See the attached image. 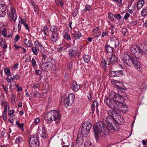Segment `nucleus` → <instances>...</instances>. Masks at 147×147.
I'll return each mask as SVG.
<instances>
[{
    "label": "nucleus",
    "instance_id": "2f4dec72",
    "mask_svg": "<svg viewBox=\"0 0 147 147\" xmlns=\"http://www.w3.org/2000/svg\"><path fill=\"white\" fill-rule=\"evenodd\" d=\"M40 87L39 84L37 83H35L34 84L32 87V91H34V90H37V89H38V88Z\"/></svg>",
    "mask_w": 147,
    "mask_h": 147
},
{
    "label": "nucleus",
    "instance_id": "a18cd8bd",
    "mask_svg": "<svg viewBox=\"0 0 147 147\" xmlns=\"http://www.w3.org/2000/svg\"><path fill=\"white\" fill-rule=\"evenodd\" d=\"M114 42L115 43V48L118 47L119 44V41L118 39H115L114 40Z\"/></svg>",
    "mask_w": 147,
    "mask_h": 147
},
{
    "label": "nucleus",
    "instance_id": "72a5a7b5",
    "mask_svg": "<svg viewBox=\"0 0 147 147\" xmlns=\"http://www.w3.org/2000/svg\"><path fill=\"white\" fill-rule=\"evenodd\" d=\"M8 108V110H9V107L8 105H4V110L2 115H7V108Z\"/></svg>",
    "mask_w": 147,
    "mask_h": 147
},
{
    "label": "nucleus",
    "instance_id": "4d7b16f0",
    "mask_svg": "<svg viewBox=\"0 0 147 147\" xmlns=\"http://www.w3.org/2000/svg\"><path fill=\"white\" fill-rule=\"evenodd\" d=\"M20 37L17 34L16 35L15 38L14 39V40L16 42H17L20 39Z\"/></svg>",
    "mask_w": 147,
    "mask_h": 147
},
{
    "label": "nucleus",
    "instance_id": "4468645a",
    "mask_svg": "<svg viewBox=\"0 0 147 147\" xmlns=\"http://www.w3.org/2000/svg\"><path fill=\"white\" fill-rule=\"evenodd\" d=\"M132 57H133L130 56L127 53H125L123 56V59L127 65H130V61H131Z\"/></svg>",
    "mask_w": 147,
    "mask_h": 147
},
{
    "label": "nucleus",
    "instance_id": "c85d7f7f",
    "mask_svg": "<svg viewBox=\"0 0 147 147\" xmlns=\"http://www.w3.org/2000/svg\"><path fill=\"white\" fill-rule=\"evenodd\" d=\"M141 16L145 17L147 15V6L143 8L141 12Z\"/></svg>",
    "mask_w": 147,
    "mask_h": 147
},
{
    "label": "nucleus",
    "instance_id": "7ed1b4c3",
    "mask_svg": "<svg viewBox=\"0 0 147 147\" xmlns=\"http://www.w3.org/2000/svg\"><path fill=\"white\" fill-rule=\"evenodd\" d=\"M60 113L59 111L51 110L47 113L45 117V119L48 123H51L53 121H55L56 123H58L61 118Z\"/></svg>",
    "mask_w": 147,
    "mask_h": 147
},
{
    "label": "nucleus",
    "instance_id": "3c124183",
    "mask_svg": "<svg viewBox=\"0 0 147 147\" xmlns=\"http://www.w3.org/2000/svg\"><path fill=\"white\" fill-rule=\"evenodd\" d=\"M78 13V11L77 9H75L73 10L72 13V15L74 17Z\"/></svg>",
    "mask_w": 147,
    "mask_h": 147
},
{
    "label": "nucleus",
    "instance_id": "603ef678",
    "mask_svg": "<svg viewBox=\"0 0 147 147\" xmlns=\"http://www.w3.org/2000/svg\"><path fill=\"white\" fill-rule=\"evenodd\" d=\"M13 79H14V78H13V77H12L8 76L6 78V80L7 82L9 83L11 82V81L13 80Z\"/></svg>",
    "mask_w": 147,
    "mask_h": 147
},
{
    "label": "nucleus",
    "instance_id": "5fc2aeb1",
    "mask_svg": "<svg viewBox=\"0 0 147 147\" xmlns=\"http://www.w3.org/2000/svg\"><path fill=\"white\" fill-rule=\"evenodd\" d=\"M130 16V15L128 13H125L124 16V18L125 20H127Z\"/></svg>",
    "mask_w": 147,
    "mask_h": 147
},
{
    "label": "nucleus",
    "instance_id": "393cba45",
    "mask_svg": "<svg viewBox=\"0 0 147 147\" xmlns=\"http://www.w3.org/2000/svg\"><path fill=\"white\" fill-rule=\"evenodd\" d=\"M57 33L55 32L52 33V35L51 36V40L53 42H55L57 40Z\"/></svg>",
    "mask_w": 147,
    "mask_h": 147
},
{
    "label": "nucleus",
    "instance_id": "1a4fd4ad",
    "mask_svg": "<svg viewBox=\"0 0 147 147\" xmlns=\"http://www.w3.org/2000/svg\"><path fill=\"white\" fill-rule=\"evenodd\" d=\"M7 15L9 19L11 22H13V20L15 22L17 16L16 11L15 8L13 7L10 8L9 10L7 11Z\"/></svg>",
    "mask_w": 147,
    "mask_h": 147
},
{
    "label": "nucleus",
    "instance_id": "cd10ccee",
    "mask_svg": "<svg viewBox=\"0 0 147 147\" xmlns=\"http://www.w3.org/2000/svg\"><path fill=\"white\" fill-rule=\"evenodd\" d=\"M83 58L84 61L86 63H88L90 61L91 57L88 55H83Z\"/></svg>",
    "mask_w": 147,
    "mask_h": 147
},
{
    "label": "nucleus",
    "instance_id": "de8ad7c7",
    "mask_svg": "<svg viewBox=\"0 0 147 147\" xmlns=\"http://www.w3.org/2000/svg\"><path fill=\"white\" fill-rule=\"evenodd\" d=\"M85 9L86 11H90L92 10V8L89 5L86 4Z\"/></svg>",
    "mask_w": 147,
    "mask_h": 147
},
{
    "label": "nucleus",
    "instance_id": "a878e982",
    "mask_svg": "<svg viewBox=\"0 0 147 147\" xmlns=\"http://www.w3.org/2000/svg\"><path fill=\"white\" fill-rule=\"evenodd\" d=\"M24 43L25 45L29 47H31L33 45L31 41L28 40L27 38H26L24 40Z\"/></svg>",
    "mask_w": 147,
    "mask_h": 147
},
{
    "label": "nucleus",
    "instance_id": "0eeeda50",
    "mask_svg": "<svg viewBox=\"0 0 147 147\" xmlns=\"http://www.w3.org/2000/svg\"><path fill=\"white\" fill-rule=\"evenodd\" d=\"M75 95L73 93L69 94L67 97L64 98L63 103L66 107H68L71 105L75 99Z\"/></svg>",
    "mask_w": 147,
    "mask_h": 147
},
{
    "label": "nucleus",
    "instance_id": "8fccbe9b",
    "mask_svg": "<svg viewBox=\"0 0 147 147\" xmlns=\"http://www.w3.org/2000/svg\"><path fill=\"white\" fill-rule=\"evenodd\" d=\"M14 112L15 111L14 110H11L9 112L8 114L10 117H13L14 115Z\"/></svg>",
    "mask_w": 147,
    "mask_h": 147
},
{
    "label": "nucleus",
    "instance_id": "2eb2a0df",
    "mask_svg": "<svg viewBox=\"0 0 147 147\" xmlns=\"http://www.w3.org/2000/svg\"><path fill=\"white\" fill-rule=\"evenodd\" d=\"M6 5L5 4H0V16L4 17L6 14Z\"/></svg>",
    "mask_w": 147,
    "mask_h": 147
},
{
    "label": "nucleus",
    "instance_id": "f3484780",
    "mask_svg": "<svg viewBox=\"0 0 147 147\" xmlns=\"http://www.w3.org/2000/svg\"><path fill=\"white\" fill-rule=\"evenodd\" d=\"M140 46L142 48L143 53H144L145 54L147 55V42L144 41H142L141 44Z\"/></svg>",
    "mask_w": 147,
    "mask_h": 147
},
{
    "label": "nucleus",
    "instance_id": "4c0bfd02",
    "mask_svg": "<svg viewBox=\"0 0 147 147\" xmlns=\"http://www.w3.org/2000/svg\"><path fill=\"white\" fill-rule=\"evenodd\" d=\"M4 72L5 74L8 76H11L10 75L11 72L10 70L8 68H6L4 69Z\"/></svg>",
    "mask_w": 147,
    "mask_h": 147
},
{
    "label": "nucleus",
    "instance_id": "c03bdc74",
    "mask_svg": "<svg viewBox=\"0 0 147 147\" xmlns=\"http://www.w3.org/2000/svg\"><path fill=\"white\" fill-rule=\"evenodd\" d=\"M113 16L117 20H120L121 18V16L119 14H115L113 15Z\"/></svg>",
    "mask_w": 147,
    "mask_h": 147
},
{
    "label": "nucleus",
    "instance_id": "f704fd0d",
    "mask_svg": "<svg viewBox=\"0 0 147 147\" xmlns=\"http://www.w3.org/2000/svg\"><path fill=\"white\" fill-rule=\"evenodd\" d=\"M14 46L16 49H20L21 50H23V51L21 53H25L26 52V50L24 48L20 46H17L16 45H14Z\"/></svg>",
    "mask_w": 147,
    "mask_h": 147
},
{
    "label": "nucleus",
    "instance_id": "79ce46f5",
    "mask_svg": "<svg viewBox=\"0 0 147 147\" xmlns=\"http://www.w3.org/2000/svg\"><path fill=\"white\" fill-rule=\"evenodd\" d=\"M43 30L44 32V35L45 36H44V37H45V38H46V36L47 35V32L48 31L47 27V26L44 27L43 29Z\"/></svg>",
    "mask_w": 147,
    "mask_h": 147
},
{
    "label": "nucleus",
    "instance_id": "774afa93",
    "mask_svg": "<svg viewBox=\"0 0 147 147\" xmlns=\"http://www.w3.org/2000/svg\"><path fill=\"white\" fill-rule=\"evenodd\" d=\"M40 121V119L39 118H37L35 119L34 122L35 124L36 125L37 123L39 122Z\"/></svg>",
    "mask_w": 147,
    "mask_h": 147
},
{
    "label": "nucleus",
    "instance_id": "b1692460",
    "mask_svg": "<svg viewBox=\"0 0 147 147\" xmlns=\"http://www.w3.org/2000/svg\"><path fill=\"white\" fill-rule=\"evenodd\" d=\"M105 48L106 50V51L108 53H112L114 50L113 48L111 47L107 44L105 45Z\"/></svg>",
    "mask_w": 147,
    "mask_h": 147
},
{
    "label": "nucleus",
    "instance_id": "a211bd4d",
    "mask_svg": "<svg viewBox=\"0 0 147 147\" xmlns=\"http://www.w3.org/2000/svg\"><path fill=\"white\" fill-rule=\"evenodd\" d=\"M72 34L75 39H79L82 36L81 34L78 30H73Z\"/></svg>",
    "mask_w": 147,
    "mask_h": 147
},
{
    "label": "nucleus",
    "instance_id": "412c9836",
    "mask_svg": "<svg viewBox=\"0 0 147 147\" xmlns=\"http://www.w3.org/2000/svg\"><path fill=\"white\" fill-rule=\"evenodd\" d=\"M41 67L42 70L44 71H47L49 70V61H46L43 63Z\"/></svg>",
    "mask_w": 147,
    "mask_h": 147
},
{
    "label": "nucleus",
    "instance_id": "09e8293b",
    "mask_svg": "<svg viewBox=\"0 0 147 147\" xmlns=\"http://www.w3.org/2000/svg\"><path fill=\"white\" fill-rule=\"evenodd\" d=\"M91 106H93L94 107H98V104L97 100L96 99H94L93 102V103Z\"/></svg>",
    "mask_w": 147,
    "mask_h": 147
},
{
    "label": "nucleus",
    "instance_id": "864d4df0",
    "mask_svg": "<svg viewBox=\"0 0 147 147\" xmlns=\"http://www.w3.org/2000/svg\"><path fill=\"white\" fill-rule=\"evenodd\" d=\"M115 73V71H111L110 73V76L113 77H116V74Z\"/></svg>",
    "mask_w": 147,
    "mask_h": 147
},
{
    "label": "nucleus",
    "instance_id": "6ab92c4d",
    "mask_svg": "<svg viewBox=\"0 0 147 147\" xmlns=\"http://www.w3.org/2000/svg\"><path fill=\"white\" fill-rule=\"evenodd\" d=\"M71 88L74 92H77L79 90L80 87L76 82H73L72 83Z\"/></svg>",
    "mask_w": 147,
    "mask_h": 147
},
{
    "label": "nucleus",
    "instance_id": "a19ab883",
    "mask_svg": "<svg viewBox=\"0 0 147 147\" xmlns=\"http://www.w3.org/2000/svg\"><path fill=\"white\" fill-rule=\"evenodd\" d=\"M113 14L111 13H108V17L109 19H110L112 22H113L115 20L113 18Z\"/></svg>",
    "mask_w": 147,
    "mask_h": 147
},
{
    "label": "nucleus",
    "instance_id": "e2e57ef3",
    "mask_svg": "<svg viewBox=\"0 0 147 147\" xmlns=\"http://www.w3.org/2000/svg\"><path fill=\"white\" fill-rule=\"evenodd\" d=\"M20 78V76L17 74L15 75L13 77V78H14V79L17 80H19Z\"/></svg>",
    "mask_w": 147,
    "mask_h": 147
},
{
    "label": "nucleus",
    "instance_id": "473e14b6",
    "mask_svg": "<svg viewBox=\"0 0 147 147\" xmlns=\"http://www.w3.org/2000/svg\"><path fill=\"white\" fill-rule=\"evenodd\" d=\"M23 141L22 138L21 137L19 136L17 137L15 141V142L17 144H19L22 142Z\"/></svg>",
    "mask_w": 147,
    "mask_h": 147
},
{
    "label": "nucleus",
    "instance_id": "9b49d317",
    "mask_svg": "<svg viewBox=\"0 0 147 147\" xmlns=\"http://www.w3.org/2000/svg\"><path fill=\"white\" fill-rule=\"evenodd\" d=\"M111 82L116 87L117 90L122 89L124 90H126V88L124 86L123 84L121 82L113 80H111Z\"/></svg>",
    "mask_w": 147,
    "mask_h": 147
},
{
    "label": "nucleus",
    "instance_id": "7c9ffc66",
    "mask_svg": "<svg viewBox=\"0 0 147 147\" xmlns=\"http://www.w3.org/2000/svg\"><path fill=\"white\" fill-rule=\"evenodd\" d=\"M123 71L121 70L115 71L116 77L121 76L123 75Z\"/></svg>",
    "mask_w": 147,
    "mask_h": 147
},
{
    "label": "nucleus",
    "instance_id": "338daca9",
    "mask_svg": "<svg viewBox=\"0 0 147 147\" xmlns=\"http://www.w3.org/2000/svg\"><path fill=\"white\" fill-rule=\"evenodd\" d=\"M136 22L135 21H133L130 22L131 25L133 26H135L136 25Z\"/></svg>",
    "mask_w": 147,
    "mask_h": 147
},
{
    "label": "nucleus",
    "instance_id": "39448f33",
    "mask_svg": "<svg viewBox=\"0 0 147 147\" xmlns=\"http://www.w3.org/2000/svg\"><path fill=\"white\" fill-rule=\"evenodd\" d=\"M91 124L88 122L86 121L82 125L81 132H79L83 136L86 137L88 135L90 128Z\"/></svg>",
    "mask_w": 147,
    "mask_h": 147
},
{
    "label": "nucleus",
    "instance_id": "6e6d98bb",
    "mask_svg": "<svg viewBox=\"0 0 147 147\" xmlns=\"http://www.w3.org/2000/svg\"><path fill=\"white\" fill-rule=\"evenodd\" d=\"M99 27L97 26L92 30V32L94 33H96L99 30Z\"/></svg>",
    "mask_w": 147,
    "mask_h": 147
},
{
    "label": "nucleus",
    "instance_id": "9d476101",
    "mask_svg": "<svg viewBox=\"0 0 147 147\" xmlns=\"http://www.w3.org/2000/svg\"><path fill=\"white\" fill-rule=\"evenodd\" d=\"M30 145L31 147H37L39 145V140L37 135L32 136L29 140Z\"/></svg>",
    "mask_w": 147,
    "mask_h": 147
},
{
    "label": "nucleus",
    "instance_id": "58836bf2",
    "mask_svg": "<svg viewBox=\"0 0 147 147\" xmlns=\"http://www.w3.org/2000/svg\"><path fill=\"white\" fill-rule=\"evenodd\" d=\"M63 37L67 40H71L69 35L66 32H65L64 34Z\"/></svg>",
    "mask_w": 147,
    "mask_h": 147
},
{
    "label": "nucleus",
    "instance_id": "69168bd1",
    "mask_svg": "<svg viewBox=\"0 0 147 147\" xmlns=\"http://www.w3.org/2000/svg\"><path fill=\"white\" fill-rule=\"evenodd\" d=\"M2 106H4L5 105H8V103L4 101H3L1 104Z\"/></svg>",
    "mask_w": 147,
    "mask_h": 147
},
{
    "label": "nucleus",
    "instance_id": "6e6552de",
    "mask_svg": "<svg viewBox=\"0 0 147 147\" xmlns=\"http://www.w3.org/2000/svg\"><path fill=\"white\" fill-rule=\"evenodd\" d=\"M114 115H116V117L117 118L114 120L113 122V124L115 125V126H116L117 125H119L118 123L120 124L121 125H123L124 123V120L123 118V116L120 115L119 112L118 111H115L114 113Z\"/></svg>",
    "mask_w": 147,
    "mask_h": 147
},
{
    "label": "nucleus",
    "instance_id": "bb28decb",
    "mask_svg": "<svg viewBox=\"0 0 147 147\" xmlns=\"http://www.w3.org/2000/svg\"><path fill=\"white\" fill-rule=\"evenodd\" d=\"M144 3V0H141L138 1L137 6V9H141L143 6Z\"/></svg>",
    "mask_w": 147,
    "mask_h": 147
},
{
    "label": "nucleus",
    "instance_id": "f03ea898",
    "mask_svg": "<svg viewBox=\"0 0 147 147\" xmlns=\"http://www.w3.org/2000/svg\"><path fill=\"white\" fill-rule=\"evenodd\" d=\"M114 94L111 96L112 98L114 99L115 101L110 99L107 97L104 99V102L106 105L111 109L121 111L123 113H126L128 110L127 106L121 102L120 98L118 96L114 97Z\"/></svg>",
    "mask_w": 147,
    "mask_h": 147
},
{
    "label": "nucleus",
    "instance_id": "37998d69",
    "mask_svg": "<svg viewBox=\"0 0 147 147\" xmlns=\"http://www.w3.org/2000/svg\"><path fill=\"white\" fill-rule=\"evenodd\" d=\"M31 63L33 67H35L37 66L36 62L34 58L32 59L31 60Z\"/></svg>",
    "mask_w": 147,
    "mask_h": 147
},
{
    "label": "nucleus",
    "instance_id": "13d9d810",
    "mask_svg": "<svg viewBox=\"0 0 147 147\" xmlns=\"http://www.w3.org/2000/svg\"><path fill=\"white\" fill-rule=\"evenodd\" d=\"M72 62L71 61L67 65V68L69 69H70L72 67Z\"/></svg>",
    "mask_w": 147,
    "mask_h": 147
},
{
    "label": "nucleus",
    "instance_id": "052dcab7",
    "mask_svg": "<svg viewBox=\"0 0 147 147\" xmlns=\"http://www.w3.org/2000/svg\"><path fill=\"white\" fill-rule=\"evenodd\" d=\"M35 72L36 74L38 75H41L42 74V71L40 70H35Z\"/></svg>",
    "mask_w": 147,
    "mask_h": 147
},
{
    "label": "nucleus",
    "instance_id": "ddd939ff",
    "mask_svg": "<svg viewBox=\"0 0 147 147\" xmlns=\"http://www.w3.org/2000/svg\"><path fill=\"white\" fill-rule=\"evenodd\" d=\"M78 49L77 47H74L71 49L68 52L69 55L70 57H75L78 53Z\"/></svg>",
    "mask_w": 147,
    "mask_h": 147
},
{
    "label": "nucleus",
    "instance_id": "5701e85b",
    "mask_svg": "<svg viewBox=\"0 0 147 147\" xmlns=\"http://www.w3.org/2000/svg\"><path fill=\"white\" fill-rule=\"evenodd\" d=\"M47 61H49V70L52 69H53V67L54 65L53 64L52 60L50 58L47 59Z\"/></svg>",
    "mask_w": 147,
    "mask_h": 147
},
{
    "label": "nucleus",
    "instance_id": "423d86ee",
    "mask_svg": "<svg viewBox=\"0 0 147 147\" xmlns=\"http://www.w3.org/2000/svg\"><path fill=\"white\" fill-rule=\"evenodd\" d=\"M125 90H124L123 89H118V92L117 93H116V92H115L114 91H111V92L109 93V96L110 97L109 99H112V100L115 101V99L113 98H112L111 97V96L113 95H114V97H115V96H118L120 98V100L124 101H125V99L123 97L125 96L126 94H125V93L124 92V91Z\"/></svg>",
    "mask_w": 147,
    "mask_h": 147
},
{
    "label": "nucleus",
    "instance_id": "20e7f679",
    "mask_svg": "<svg viewBox=\"0 0 147 147\" xmlns=\"http://www.w3.org/2000/svg\"><path fill=\"white\" fill-rule=\"evenodd\" d=\"M131 53L136 58L141 59L143 56V50L136 44L131 45L130 48Z\"/></svg>",
    "mask_w": 147,
    "mask_h": 147
},
{
    "label": "nucleus",
    "instance_id": "680f3d73",
    "mask_svg": "<svg viewBox=\"0 0 147 147\" xmlns=\"http://www.w3.org/2000/svg\"><path fill=\"white\" fill-rule=\"evenodd\" d=\"M24 26L25 27L26 29L28 30V32H30V29L28 27V25L26 23H24L23 24Z\"/></svg>",
    "mask_w": 147,
    "mask_h": 147
},
{
    "label": "nucleus",
    "instance_id": "e433bc0d",
    "mask_svg": "<svg viewBox=\"0 0 147 147\" xmlns=\"http://www.w3.org/2000/svg\"><path fill=\"white\" fill-rule=\"evenodd\" d=\"M42 134H41V136L43 138H45L46 137V133L44 128V127H42Z\"/></svg>",
    "mask_w": 147,
    "mask_h": 147
},
{
    "label": "nucleus",
    "instance_id": "4be33fe9",
    "mask_svg": "<svg viewBox=\"0 0 147 147\" xmlns=\"http://www.w3.org/2000/svg\"><path fill=\"white\" fill-rule=\"evenodd\" d=\"M117 58L115 55H112L110 59V63L112 64H114L117 63Z\"/></svg>",
    "mask_w": 147,
    "mask_h": 147
},
{
    "label": "nucleus",
    "instance_id": "aec40b11",
    "mask_svg": "<svg viewBox=\"0 0 147 147\" xmlns=\"http://www.w3.org/2000/svg\"><path fill=\"white\" fill-rule=\"evenodd\" d=\"M35 46L36 47L38 50L41 52L42 49H44V47L42 46V44L38 40H36L34 42Z\"/></svg>",
    "mask_w": 147,
    "mask_h": 147
},
{
    "label": "nucleus",
    "instance_id": "f257e3e1",
    "mask_svg": "<svg viewBox=\"0 0 147 147\" xmlns=\"http://www.w3.org/2000/svg\"><path fill=\"white\" fill-rule=\"evenodd\" d=\"M112 110H109L107 111V113L108 115L106 117L105 121L108 123L107 126L105 123L103 121H99L97 122L96 125L94 126V131L95 136L97 140L99 139V136H102L105 135H108L109 131H118L119 129V126L117 125L116 126L113 124V122L114 120L117 118L116 117V115H114L115 111L116 110L113 109Z\"/></svg>",
    "mask_w": 147,
    "mask_h": 147
},
{
    "label": "nucleus",
    "instance_id": "dca6fc26",
    "mask_svg": "<svg viewBox=\"0 0 147 147\" xmlns=\"http://www.w3.org/2000/svg\"><path fill=\"white\" fill-rule=\"evenodd\" d=\"M80 133H79L78 134L77 138L76 139V143L78 146H82L84 142V140L83 139V136Z\"/></svg>",
    "mask_w": 147,
    "mask_h": 147
},
{
    "label": "nucleus",
    "instance_id": "ea45409f",
    "mask_svg": "<svg viewBox=\"0 0 147 147\" xmlns=\"http://www.w3.org/2000/svg\"><path fill=\"white\" fill-rule=\"evenodd\" d=\"M2 34L3 36L5 37H7V30L5 28H4L3 29L2 31ZM10 36H8L7 37L9 38Z\"/></svg>",
    "mask_w": 147,
    "mask_h": 147
},
{
    "label": "nucleus",
    "instance_id": "f8f14e48",
    "mask_svg": "<svg viewBox=\"0 0 147 147\" xmlns=\"http://www.w3.org/2000/svg\"><path fill=\"white\" fill-rule=\"evenodd\" d=\"M132 58L131 61H130V65H127L130 66L133 65L138 70H139L141 67L140 62L136 58H134L133 57Z\"/></svg>",
    "mask_w": 147,
    "mask_h": 147
},
{
    "label": "nucleus",
    "instance_id": "49530a36",
    "mask_svg": "<svg viewBox=\"0 0 147 147\" xmlns=\"http://www.w3.org/2000/svg\"><path fill=\"white\" fill-rule=\"evenodd\" d=\"M37 48L36 47H32L31 50L33 53L34 55H37L38 53L37 51Z\"/></svg>",
    "mask_w": 147,
    "mask_h": 147
},
{
    "label": "nucleus",
    "instance_id": "c756f323",
    "mask_svg": "<svg viewBox=\"0 0 147 147\" xmlns=\"http://www.w3.org/2000/svg\"><path fill=\"white\" fill-rule=\"evenodd\" d=\"M85 147H94V145L91 143L90 141L87 140L84 144Z\"/></svg>",
    "mask_w": 147,
    "mask_h": 147
},
{
    "label": "nucleus",
    "instance_id": "c9c22d12",
    "mask_svg": "<svg viewBox=\"0 0 147 147\" xmlns=\"http://www.w3.org/2000/svg\"><path fill=\"white\" fill-rule=\"evenodd\" d=\"M16 124L18 125V127L22 131H24V123L20 124L19 122L17 121L16 123Z\"/></svg>",
    "mask_w": 147,
    "mask_h": 147
},
{
    "label": "nucleus",
    "instance_id": "0e129e2a",
    "mask_svg": "<svg viewBox=\"0 0 147 147\" xmlns=\"http://www.w3.org/2000/svg\"><path fill=\"white\" fill-rule=\"evenodd\" d=\"M1 46L3 49L6 48L7 47V46L6 44H1L0 43Z\"/></svg>",
    "mask_w": 147,
    "mask_h": 147
},
{
    "label": "nucleus",
    "instance_id": "bf43d9fd",
    "mask_svg": "<svg viewBox=\"0 0 147 147\" xmlns=\"http://www.w3.org/2000/svg\"><path fill=\"white\" fill-rule=\"evenodd\" d=\"M50 30L52 32V33H53L54 32H55V33H57V29L55 27L51 28Z\"/></svg>",
    "mask_w": 147,
    "mask_h": 147
}]
</instances>
